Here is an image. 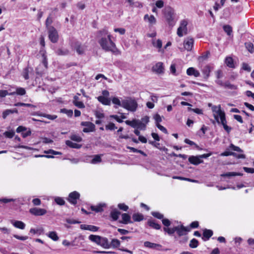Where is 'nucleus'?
Segmentation results:
<instances>
[{"mask_svg":"<svg viewBox=\"0 0 254 254\" xmlns=\"http://www.w3.org/2000/svg\"><path fill=\"white\" fill-rule=\"evenodd\" d=\"M101 38L98 43L102 49L106 52H111L113 54H117L118 50L115 43L111 40V35L108 33L106 29H103L99 32Z\"/></svg>","mask_w":254,"mask_h":254,"instance_id":"obj_1","label":"nucleus"},{"mask_svg":"<svg viewBox=\"0 0 254 254\" xmlns=\"http://www.w3.org/2000/svg\"><path fill=\"white\" fill-rule=\"evenodd\" d=\"M212 111L213 113L214 118L216 122L221 123L224 129L229 133L232 128L227 125V121L225 118V113L221 110V106H213L212 107Z\"/></svg>","mask_w":254,"mask_h":254,"instance_id":"obj_2","label":"nucleus"},{"mask_svg":"<svg viewBox=\"0 0 254 254\" xmlns=\"http://www.w3.org/2000/svg\"><path fill=\"white\" fill-rule=\"evenodd\" d=\"M164 14L165 18L171 27H173L175 25L176 21L175 20V10L170 6L166 7L164 9Z\"/></svg>","mask_w":254,"mask_h":254,"instance_id":"obj_3","label":"nucleus"},{"mask_svg":"<svg viewBox=\"0 0 254 254\" xmlns=\"http://www.w3.org/2000/svg\"><path fill=\"white\" fill-rule=\"evenodd\" d=\"M122 107L132 112L136 110L137 104L136 102L131 99H127L122 100Z\"/></svg>","mask_w":254,"mask_h":254,"instance_id":"obj_4","label":"nucleus"},{"mask_svg":"<svg viewBox=\"0 0 254 254\" xmlns=\"http://www.w3.org/2000/svg\"><path fill=\"white\" fill-rule=\"evenodd\" d=\"M188 22L186 19H183L180 21L179 27L177 29V34L180 37H183L188 34L187 25Z\"/></svg>","mask_w":254,"mask_h":254,"instance_id":"obj_5","label":"nucleus"},{"mask_svg":"<svg viewBox=\"0 0 254 254\" xmlns=\"http://www.w3.org/2000/svg\"><path fill=\"white\" fill-rule=\"evenodd\" d=\"M125 123L127 125L130 126L133 128H137L142 130H144L146 128L145 124L139 120L134 119L131 121L127 120L125 121Z\"/></svg>","mask_w":254,"mask_h":254,"instance_id":"obj_6","label":"nucleus"},{"mask_svg":"<svg viewBox=\"0 0 254 254\" xmlns=\"http://www.w3.org/2000/svg\"><path fill=\"white\" fill-rule=\"evenodd\" d=\"M49 38L53 43H56L58 40V34L56 29L53 26L48 28Z\"/></svg>","mask_w":254,"mask_h":254,"instance_id":"obj_7","label":"nucleus"},{"mask_svg":"<svg viewBox=\"0 0 254 254\" xmlns=\"http://www.w3.org/2000/svg\"><path fill=\"white\" fill-rule=\"evenodd\" d=\"M152 71L158 74L162 75L164 73L165 68L162 62H158L152 67Z\"/></svg>","mask_w":254,"mask_h":254,"instance_id":"obj_8","label":"nucleus"},{"mask_svg":"<svg viewBox=\"0 0 254 254\" xmlns=\"http://www.w3.org/2000/svg\"><path fill=\"white\" fill-rule=\"evenodd\" d=\"M81 125L85 127L83 129V131L84 132H92L95 130V126L91 122H82L81 123Z\"/></svg>","mask_w":254,"mask_h":254,"instance_id":"obj_9","label":"nucleus"},{"mask_svg":"<svg viewBox=\"0 0 254 254\" xmlns=\"http://www.w3.org/2000/svg\"><path fill=\"white\" fill-rule=\"evenodd\" d=\"M194 44V40L192 38L188 37L184 41V47L187 51H191Z\"/></svg>","mask_w":254,"mask_h":254,"instance_id":"obj_10","label":"nucleus"},{"mask_svg":"<svg viewBox=\"0 0 254 254\" xmlns=\"http://www.w3.org/2000/svg\"><path fill=\"white\" fill-rule=\"evenodd\" d=\"M29 212L35 216H42L47 213V210L43 208L34 207L30 209Z\"/></svg>","mask_w":254,"mask_h":254,"instance_id":"obj_11","label":"nucleus"},{"mask_svg":"<svg viewBox=\"0 0 254 254\" xmlns=\"http://www.w3.org/2000/svg\"><path fill=\"white\" fill-rule=\"evenodd\" d=\"M80 194L77 191H73L69 193L68 201L72 204L75 205L77 203V199H79Z\"/></svg>","mask_w":254,"mask_h":254,"instance_id":"obj_12","label":"nucleus"},{"mask_svg":"<svg viewBox=\"0 0 254 254\" xmlns=\"http://www.w3.org/2000/svg\"><path fill=\"white\" fill-rule=\"evenodd\" d=\"M176 232H177L178 235L179 236L186 235L187 234V232L190 231V228L185 227L183 225H181L180 226H176Z\"/></svg>","mask_w":254,"mask_h":254,"instance_id":"obj_13","label":"nucleus"},{"mask_svg":"<svg viewBox=\"0 0 254 254\" xmlns=\"http://www.w3.org/2000/svg\"><path fill=\"white\" fill-rule=\"evenodd\" d=\"M189 162L193 165H197L203 162V160L200 159L199 156H191L189 158Z\"/></svg>","mask_w":254,"mask_h":254,"instance_id":"obj_14","label":"nucleus"},{"mask_svg":"<svg viewBox=\"0 0 254 254\" xmlns=\"http://www.w3.org/2000/svg\"><path fill=\"white\" fill-rule=\"evenodd\" d=\"M144 246L145 247L155 250H160L162 247V246L160 244L151 243L148 241L145 242L144 243Z\"/></svg>","mask_w":254,"mask_h":254,"instance_id":"obj_15","label":"nucleus"},{"mask_svg":"<svg viewBox=\"0 0 254 254\" xmlns=\"http://www.w3.org/2000/svg\"><path fill=\"white\" fill-rule=\"evenodd\" d=\"M98 245L106 249H108L110 247V245L107 238L102 237L101 236Z\"/></svg>","mask_w":254,"mask_h":254,"instance_id":"obj_16","label":"nucleus"},{"mask_svg":"<svg viewBox=\"0 0 254 254\" xmlns=\"http://www.w3.org/2000/svg\"><path fill=\"white\" fill-rule=\"evenodd\" d=\"M74 49L76 51V52L78 54L81 55L84 53L85 51V47L80 43L77 42L75 44V45L74 46Z\"/></svg>","mask_w":254,"mask_h":254,"instance_id":"obj_17","label":"nucleus"},{"mask_svg":"<svg viewBox=\"0 0 254 254\" xmlns=\"http://www.w3.org/2000/svg\"><path fill=\"white\" fill-rule=\"evenodd\" d=\"M80 228L82 230H89L92 232L97 231L99 229V228L95 226L85 224L81 225Z\"/></svg>","mask_w":254,"mask_h":254,"instance_id":"obj_18","label":"nucleus"},{"mask_svg":"<svg viewBox=\"0 0 254 254\" xmlns=\"http://www.w3.org/2000/svg\"><path fill=\"white\" fill-rule=\"evenodd\" d=\"M10 222L11 224L17 228L23 230L25 227V224L21 221L11 220Z\"/></svg>","mask_w":254,"mask_h":254,"instance_id":"obj_19","label":"nucleus"},{"mask_svg":"<svg viewBox=\"0 0 254 254\" xmlns=\"http://www.w3.org/2000/svg\"><path fill=\"white\" fill-rule=\"evenodd\" d=\"M211 67L209 65H208L205 66L203 68V69L202 70V73L203 74L204 78L205 79H207L209 77V74H210V72H211Z\"/></svg>","mask_w":254,"mask_h":254,"instance_id":"obj_20","label":"nucleus"},{"mask_svg":"<svg viewBox=\"0 0 254 254\" xmlns=\"http://www.w3.org/2000/svg\"><path fill=\"white\" fill-rule=\"evenodd\" d=\"M188 75H194L195 77H198L200 75L199 72L193 67H189L187 70Z\"/></svg>","mask_w":254,"mask_h":254,"instance_id":"obj_21","label":"nucleus"},{"mask_svg":"<svg viewBox=\"0 0 254 254\" xmlns=\"http://www.w3.org/2000/svg\"><path fill=\"white\" fill-rule=\"evenodd\" d=\"M98 100L102 104L105 105H110L111 100L109 98L104 96H99L97 97Z\"/></svg>","mask_w":254,"mask_h":254,"instance_id":"obj_22","label":"nucleus"},{"mask_svg":"<svg viewBox=\"0 0 254 254\" xmlns=\"http://www.w3.org/2000/svg\"><path fill=\"white\" fill-rule=\"evenodd\" d=\"M122 221H121V223L125 224H127L128 223H131L132 222L131 221L130 216L127 213H123L122 215Z\"/></svg>","mask_w":254,"mask_h":254,"instance_id":"obj_23","label":"nucleus"},{"mask_svg":"<svg viewBox=\"0 0 254 254\" xmlns=\"http://www.w3.org/2000/svg\"><path fill=\"white\" fill-rule=\"evenodd\" d=\"M144 20H147L148 22L152 24H155L156 23V19L153 15H149L148 14H145L144 16Z\"/></svg>","mask_w":254,"mask_h":254,"instance_id":"obj_24","label":"nucleus"},{"mask_svg":"<svg viewBox=\"0 0 254 254\" xmlns=\"http://www.w3.org/2000/svg\"><path fill=\"white\" fill-rule=\"evenodd\" d=\"M58 56H66L69 54V50L65 48H59L56 51Z\"/></svg>","mask_w":254,"mask_h":254,"instance_id":"obj_25","label":"nucleus"},{"mask_svg":"<svg viewBox=\"0 0 254 254\" xmlns=\"http://www.w3.org/2000/svg\"><path fill=\"white\" fill-rule=\"evenodd\" d=\"M242 174L235 172H228L226 173L222 174L221 175V177H234L236 176H242Z\"/></svg>","mask_w":254,"mask_h":254,"instance_id":"obj_26","label":"nucleus"},{"mask_svg":"<svg viewBox=\"0 0 254 254\" xmlns=\"http://www.w3.org/2000/svg\"><path fill=\"white\" fill-rule=\"evenodd\" d=\"M65 144L68 146L73 148H80L81 147V145L73 143L70 140H66Z\"/></svg>","mask_w":254,"mask_h":254,"instance_id":"obj_27","label":"nucleus"},{"mask_svg":"<svg viewBox=\"0 0 254 254\" xmlns=\"http://www.w3.org/2000/svg\"><path fill=\"white\" fill-rule=\"evenodd\" d=\"M47 235L53 241H57L59 240V238L57 234L55 231L50 232Z\"/></svg>","mask_w":254,"mask_h":254,"instance_id":"obj_28","label":"nucleus"},{"mask_svg":"<svg viewBox=\"0 0 254 254\" xmlns=\"http://www.w3.org/2000/svg\"><path fill=\"white\" fill-rule=\"evenodd\" d=\"M225 64L226 65L231 68L234 67L233 60L231 57H227L225 59Z\"/></svg>","mask_w":254,"mask_h":254,"instance_id":"obj_29","label":"nucleus"},{"mask_svg":"<svg viewBox=\"0 0 254 254\" xmlns=\"http://www.w3.org/2000/svg\"><path fill=\"white\" fill-rule=\"evenodd\" d=\"M121 243L120 241L117 239H113L111 241L110 245V247H113L114 248H117L120 246Z\"/></svg>","mask_w":254,"mask_h":254,"instance_id":"obj_30","label":"nucleus"},{"mask_svg":"<svg viewBox=\"0 0 254 254\" xmlns=\"http://www.w3.org/2000/svg\"><path fill=\"white\" fill-rule=\"evenodd\" d=\"M213 235L212 231L210 230L205 229L203 233V236L205 237L206 239L205 240H208Z\"/></svg>","mask_w":254,"mask_h":254,"instance_id":"obj_31","label":"nucleus"},{"mask_svg":"<svg viewBox=\"0 0 254 254\" xmlns=\"http://www.w3.org/2000/svg\"><path fill=\"white\" fill-rule=\"evenodd\" d=\"M152 45H153L154 47H155L158 48L159 51H161L162 43V41L158 39L156 41L153 40L152 41Z\"/></svg>","mask_w":254,"mask_h":254,"instance_id":"obj_32","label":"nucleus"},{"mask_svg":"<svg viewBox=\"0 0 254 254\" xmlns=\"http://www.w3.org/2000/svg\"><path fill=\"white\" fill-rule=\"evenodd\" d=\"M224 87L226 89L235 90L237 88V86L230 83L229 81H226L224 83Z\"/></svg>","mask_w":254,"mask_h":254,"instance_id":"obj_33","label":"nucleus"},{"mask_svg":"<svg viewBox=\"0 0 254 254\" xmlns=\"http://www.w3.org/2000/svg\"><path fill=\"white\" fill-rule=\"evenodd\" d=\"M132 218L134 221L138 222L143 219V216L141 214L134 213L132 215Z\"/></svg>","mask_w":254,"mask_h":254,"instance_id":"obj_34","label":"nucleus"},{"mask_svg":"<svg viewBox=\"0 0 254 254\" xmlns=\"http://www.w3.org/2000/svg\"><path fill=\"white\" fill-rule=\"evenodd\" d=\"M120 214L121 213L120 211L117 210H114L111 212V216L114 220H117Z\"/></svg>","mask_w":254,"mask_h":254,"instance_id":"obj_35","label":"nucleus"},{"mask_svg":"<svg viewBox=\"0 0 254 254\" xmlns=\"http://www.w3.org/2000/svg\"><path fill=\"white\" fill-rule=\"evenodd\" d=\"M89 239L91 241L95 242L98 245L99 240L100 239V236L97 235H91L89 237Z\"/></svg>","mask_w":254,"mask_h":254,"instance_id":"obj_36","label":"nucleus"},{"mask_svg":"<svg viewBox=\"0 0 254 254\" xmlns=\"http://www.w3.org/2000/svg\"><path fill=\"white\" fill-rule=\"evenodd\" d=\"M101 155H96L91 161V163L92 164H96L101 162Z\"/></svg>","mask_w":254,"mask_h":254,"instance_id":"obj_37","label":"nucleus"},{"mask_svg":"<svg viewBox=\"0 0 254 254\" xmlns=\"http://www.w3.org/2000/svg\"><path fill=\"white\" fill-rule=\"evenodd\" d=\"M30 232L33 233V234H38L39 235H41L44 232V229L43 228H39L37 229H33L32 228L30 230Z\"/></svg>","mask_w":254,"mask_h":254,"instance_id":"obj_38","label":"nucleus"},{"mask_svg":"<svg viewBox=\"0 0 254 254\" xmlns=\"http://www.w3.org/2000/svg\"><path fill=\"white\" fill-rule=\"evenodd\" d=\"M223 30L228 35H231L232 33V28L229 25H224Z\"/></svg>","mask_w":254,"mask_h":254,"instance_id":"obj_39","label":"nucleus"},{"mask_svg":"<svg viewBox=\"0 0 254 254\" xmlns=\"http://www.w3.org/2000/svg\"><path fill=\"white\" fill-rule=\"evenodd\" d=\"M148 225L150 227H151L155 229L158 230L160 228V225L156 223L155 222H154L153 221H149L148 222Z\"/></svg>","mask_w":254,"mask_h":254,"instance_id":"obj_40","label":"nucleus"},{"mask_svg":"<svg viewBox=\"0 0 254 254\" xmlns=\"http://www.w3.org/2000/svg\"><path fill=\"white\" fill-rule=\"evenodd\" d=\"M198 245V242L195 239H192L189 244V246L191 248H196Z\"/></svg>","mask_w":254,"mask_h":254,"instance_id":"obj_41","label":"nucleus"},{"mask_svg":"<svg viewBox=\"0 0 254 254\" xmlns=\"http://www.w3.org/2000/svg\"><path fill=\"white\" fill-rule=\"evenodd\" d=\"M102 207V205H99L98 206H91V209L92 211H94L96 212H99L103 211Z\"/></svg>","mask_w":254,"mask_h":254,"instance_id":"obj_42","label":"nucleus"},{"mask_svg":"<svg viewBox=\"0 0 254 254\" xmlns=\"http://www.w3.org/2000/svg\"><path fill=\"white\" fill-rule=\"evenodd\" d=\"M176 227H174L171 228L165 227V228H164V231L167 232L168 234L172 235V234H174L175 233V232L176 231Z\"/></svg>","mask_w":254,"mask_h":254,"instance_id":"obj_43","label":"nucleus"},{"mask_svg":"<svg viewBox=\"0 0 254 254\" xmlns=\"http://www.w3.org/2000/svg\"><path fill=\"white\" fill-rule=\"evenodd\" d=\"M55 201L57 203V204L60 205H63L65 203L64 199L60 197H56L55 198Z\"/></svg>","mask_w":254,"mask_h":254,"instance_id":"obj_44","label":"nucleus"},{"mask_svg":"<svg viewBox=\"0 0 254 254\" xmlns=\"http://www.w3.org/2000/svg\"><path fill=\"white\" fill-rule=\"evenodd\" d=\"M105 128L106 130H113L117 128L115 125L113 123H110L109 124L106 125Z\"/></svg>","mask_w":254,"mask_h":254,"instance_id":"obj_45","label":"nucleus"},{"mask_svg":"<svg viewBox=\"0 0 254 254\" xmlns=\"http://www.w3.org/2000/svg\"><path fill=\"white\" fill-rule=\"evenodd\" d=\"M70 138L73 141L76 142H80L82 140V138L78 135L72 134L70 136Z\"/></svg>","mask_w":254,"mask_h":254,"instance_id":"obj_46","label":"nucleus"},{"mask_svg":"<svg viewBox=\"0 0 254 254\" xmlns=\"http://www.w3.org/2000/svg\"><path fill=\"white\" fill-rule=\"evenodd\" d=\"M247 50L251 53L254 51V45L251 43H248L245 44Z\"/></svg>","mask_w":254,"mask_h":254,"instance_id":"obj_47","label":"nucleus"},{"mask_svg":"<svg viewBox=\"0 0 254 254\" xmlns=\"http://www.w3.org/2000/svg\"><path fill=\"white\" fill-rule=\"evenodd\" d=\"M16 93L19 95H24L26 93V91L24 88L19 87L16 89Z\"/></svg>","mask_w":254,"mask_h":254,"instance_id":"obj_48","label":"nucleus"},{"mask_svg":"<svg viewBox=\"0 0 254 254\" xmlns=\"http://www.w3.org/2000/svg\"><path fill=\"white\" fill-rule=\"evenodd\" d=\"M22 76L25 79L27 80L29 79V69L25 68L23 69L22 72Z\"/></svg>","mask_w":254,"mask_h":254,"instance_id":"obj_49","label":"nucleus"},{"mask_svg":"<svg viewBox=\"0 0 254 254\" xmlns=\"http://www.w3.org/2000/svg\"><path fill=\"white\" fill-rule=\"evenodd\" d=\"M229 148L234 151H236L239 152H243V151L239 147L235 146L233 144H230Z\"/></svg>","mask_w":254,"mask_h":254,"instance_id":"obj_50","label":"nucleus"},{"mask_svg":"<svg viewBox=\"0 0 254 254\" xmlns=\"http://www.w3.org/2000/svg\"><path fill=\"white\" fill-rule=\"evenodd\" d=\"M41 116L51 120H54L57 118L56 115H51L46 114H43Z\"/></svg>","mask_w":254,"mask_h":254,"instance_id":"obj_51","label":"nucleus"},{"mask_svg":"<svg viewBox=\"0 0 254 254\" xmlns=\"http://www.w3.org/2000/svg\"><path fill=\"white\" fill-rule=\"evenodd\" d=\"M3 134L6 137L11 138L13 137V135L14 134V132L13 131H12V130L8 131H5V132H4Z\"/></svg>","mask_w":254,"mask_h":254,"instance_id":"obj_52","label":"nucleus"},{"mask_svg":"<svg viewBox=\"0 0 254 254\" xmlns=\"http://www.w3.org/2000/svg\"><path fill=\"white\" fill-rule=\"evenodd\" d=\"M112 102L113 104L122 106V102L120 101V99L117 97H114L112 99Z\"/></svg>","mask_w":254,"mask_h":254,"instance_id":"obj_53","label":"nucleus"},{"mask_svg":"<svg viewBox=\"0 0 254 254\" xmlns=\"http://www.w3.org/2000/svg\"><path fill=\"white\" fill-rule=\"evenodd\" d=\"M53 22V19H52V18L51 16V15H50L47 18L46 20V25L47 27H50V25Z\"/></svg>","mask_w":254,"mask_h":254,"instance_id":"obj_54","label":"nucleus"},{"mask_svg":"<svg viewBox=\"0 0 254 254\" xmlns=\"http://www.w3.org/2000/svg\"><path fill=\"white\" fill-rule=\"evenodd\" d=\"M44 153H46V154L51 153V154H52L53 155H61V154H62L61 152L56 151H54V150H53L52 149H50V150H49L48 151H45Z\"/></svg>","mask_w":254,"mask_h":254,"instance_id":"obj_55","label":"nucleus"},{"mask_svg":"<svg viewBox=\"0 0 254 254\" xmlns=\"http://www.w3.org/2000/svg\"><path fill=\"white\" fill-rule=\"evenodd\" d=\"M152 215L154 217L157 218L158 219H163V215L162 214H161L158 212H153L152 213Z\"/></svg>","mask_w":254,"mask_h":254,"instance_id":"obj_56","label":"nucleus"},{"mask_svg":"<svg viewBox=\"0 0 254 254\" xmlns=\"http://www.w3.org/2000/svg\"><path fill=\"white\" fill-rule=\"evenodd\" d=\"M95 115L96 117L98 119H102L105 117L104 114L99 111H96L95 113Z\"/></svg>","mask_w":254,"mask_h":254,"instance_id":"obj_57","label":"nucleus"},{"mask_svg":"<svg viewBox=\"0 0 254 254\" xmlns=\"http://www.w3.org/2000/svg\"><path fill=\"white\" fill-rule=\"evenodd\" d=\"M154 119L155 120L156 124H159V123L162 122V118L159 114H156L154 116Z\"/></svg>","mask_w":254,"mask_h":254,"instance_id":"obj_58","label":"nucleus"},{"mask_svg":"<svg viewBox=\"0 0 254 254\" xmlns=\"http://www.w3.org/2000/svg\"><path fill=\"white\" fill-rule=\"evenodd\" d=\"M118 207L122 210L124 211H127L128 207L127 205H125L124 203H120L118 204Z\"/></svg>","mask_w":254,"mask_h":254,"instance_id":"obj_59","label":"nucleus"},{"mask_svg":"<svg viewBox=\"0 0 254 254\" xmlns=\"http://www.w3.org/2000/svg\"><path fill=\"white\" fill-rule=\"evenodd\" d=\"M75 106L78 107L79 108H84L85 107V106L83 102L81 101H75V103L74 104Z\"/></svg>","mask_w":254,"mask_h":254,"instance_id":"obj_60","label":"nucleus"},{"mask_svg":"<svg viewBox=\"0 0 254 254\" xmlns=\"http://www.w3.org/2000/svg\"><path fill=\"white\" fill-rule=\"evenodd\" d=\"M11 110L7 109L5 110L3 113H2V117L3 119H5L7 116H8L9 114H12L11 113Z\"/></svg>","mask_w":254,"mask_h":254,"instance_id":"obj_61","label":"nucleus"},{"mask_svg":"<svg viewBox=\"0 0 254 254\" xmlns=\"http://www.w3.org/2000/svg\"><path fill=\"white\" fill-rule=\"evenodd\" d=\"M170 71L173 74L175 75H177V74L176 73V65L175 64H172L171 65Z\"/></svg>","mask_w":254,"mask_h":254,"instance_id":"obj_62","label":"nucleus"},{"mask_svg":"<svg viewBox=\"0 0 254 254\" xmlns=\"http://www.w3.org/2000/svg\"><path fill=\"white\" fill-rule=\"evenodd\" d=\"M155 5L157 7L161 8L164 6V2L162 0H158L156 2Z\"/></svg>","mask_w":254,"mask_h":254,"instance_id":"obj_63","label":"nucleus"},{"mask_svg":"<svg viewBox=\"0 0 254 254\" xmlns=\"http://www.w3.org/2000/svg\"><path fill=\"white\" fill-rule=\"evenodd\" d=\"M242 68L244 70H246L248 72H250L251 70L250 66L248 64L246 63H243L242 64Z\"/></svg>","mask_w":254,"mask_h":254,"instance_id":"obj_64","label":"nucleus"}]
</instances>
